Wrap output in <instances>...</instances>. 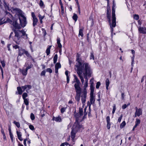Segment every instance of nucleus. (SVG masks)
<instances>
[{"label":"nucleus","instance_id":"f8f14e48","mask_svg":"<svg viewBox=\"0 0 146 146\" xmlns=\"http://www.w3.org/2000/svg\"><path fill=\"white\" fill-rule=\"evenodd\" d=\"M74 87L75 89L76 93H81V88L78 84H75Z\"/></svg>","mask_w":146,"mask_h":146},{"label":"nucleus","instance_id":"79ce46f5","mask_svg":"<svg viewBox=\"0 0 146 146\" xmlns=\"http://www.w3.org/2000/svg\"><path fill=\"white\" fill-rule=\"evenodd\" d=\"M133 18L134 19L136 20H138L139 19V15H138L135 14L133 15Z\"/></svg>","mask_w":146,"mask_h":146},{"label":"nucleus","instance_id":"4be33fe9","mask_svg":"<svg viewBox=\"0 0 146 146\" xmlns=\"http://www.w3.org/2000/svg\"><path fill=\"white\" fill-rule=\"evenodd\" d=\"M57 43L58 45V47L60 48L61 49L62 47V45L60 43V38L58 37L57 39Z\"/></svg>","mask_w":146,"mask_h":146},{"label":"nucleus","instance_id":"f03ea898","mask_svg":"<svg viewBox=\"0 0 146 146\" xmlns=\"http://www.w3.org/2000/svg\"><path fill=\"white\" fill-rule=\"evenodd\" d=\"M80 55L77 54L76 56V61L77 62L75 65V66L77 68V73L80 77L82 84H83L84 82V80L82 74V71L80 70V66L81 65V62L82 59L80 58Z\"/></svg>","mask_w":146,"mask_h":146},{"label":"nucleus","instance_id":"603ef678","mask_svg":"<svg viewBox=\"0 0 146 146\" xmlns=\"http://www.w3.org/2000/svg\"><path fill=\"white\" fill-rule=\"evenodd\" d=\"M16 132L18 137L20 136H21L22 134L19 131H17Z\"/></svg>","mask_w":146,"mask_h":146},{"label":"nucleus","instance_id":"4468645a","mask_svg":"<svg viewBox=\"0 0 146 146\" xmlns=\"http://www.w3.org/2000/svg\"><path fill=\"white\" fill-rule=\"evenodd\" d=\"M53 120H55L56 121L58 122H60L61 121V118L60 116H58L57 117H53L52 119Z\"/></svg>","mask_w":146,"mask_h":146},{"label":"nucleus","instance_id":"5fc2aeb1","mask_svg":"<svg viewBox=\"0 0 146 146\" xmlns=\"http://www.w3.org/2000/svg\"><path fill=\"white\" fill-rule=\"evenodd\" d=\"M46 71L45 70H44L42 71L40 75L41 76H45V75Z\"/></svg>","mask_w":146,"mask_h":146},{"label":"nucleus","instance_id":"bb28decb","mask_svg":"<svg viewBox=\"0 0 146 146\" xmlns=\"http://www.w3.org/2000/svg\"><path fill=\"white\" fill-rule=\"evenodd\" d=\"M110 81L108 78L106 79V89L108 90V88L110 84Z\"/></svg>","mask_w":146,"mask_h":146},{"label":"nucleus","instance_id":"20e7f679","mask_svg":"<svg viewBox=\"0 0 146 146\" xmlns=\"http://www.w3.org/2000/svg\"><path fill=\"white\" fill-rule=\"evenodd\" d=\"M13 31L15 35L14 37L13 40L17 44H19L21 41V38L22 36L20 33V30H16L14 29Z\"/></svg>","mask_w":146,"mask_h":146},{"label":"nucleus","instance_id":"9d476101","mask_svg":"<svg viewBox=\"0 0 146 146\" xmlns=\"http://www.w3.org/2000/svg\"><path fill=\"white\" fill-rule=\"evenodd\" d=\"M138 30L139 32L140 33L143 34H146V28L145 27H138Z\"/></svg>","mask_w":146,"mask_h":146},{"label":"nucleus","instance_id":"7ed1b4c3","mask_svg":"<svg viewBox=\"0 0 146 146\" xmlns=\"http://www.w3.org/2000/svg\"><path fill=\"white\" fill-rule=\"evenodd\" d=\"M83 129V126H78L77 123H74L72 128V131L71 132L72 144L73 145L74 144V138L75 137L76 133L78 131H81Z\"/></svg>","mask_w":146,"mask_h":146},{"label":"nucleus","instance_id":"a878e982","mask_svg":"<svg viewBox=\"0 0 146 146\" xmlns=\"http://www.w3.org/2000/svg\"><path fill=\"white\" fill-rule=\"evenodd\" d=\"M52 46H49L47 48L46 50V53L47 55H48L49 54L50 52V49H51Z\"/></svg>","mask_w":146,"mask_h":146},{"label":"nucleus","instance_id":"4d7b16f0","mask_svg":"<svg viewBox=\"0 0 146 146\" xmlns=\"http://www.w3.org/2000/svg\"><path fill=\"white\" fill-rule=\"evenodd\" d=\"M135 58V55H133V57L132 58V61L131 63V65L132 66H133V63H134V59Z\"/></svg>","mask_w":146,"mask_h":146},{"label":"nucleus","instance_id":"c756f323","mask_svg":"<svg viewBox=\"0 0 146 146\" xmlns=\"http://www.w3.org/2000/svg\"><path fill=\"white\" fill-rule=\"evenodd\" d=\"M39 5L42 8H44L45 7L44 3L41 0H40V1Z\"/></svg>","mask_w":146,"mask_h":146},{"label":"nucleus","instance_id":"69168bd1","mask_svg":"<svg viewBox=\"0 0 146 146\" xmlns=\"http://www.w3.org/2000/svg\"><path fill=\"white\" fill-rule=\"evenodd\" d=\"M110 122L107 123V127L108 129H109L110 128Z\"/></svg>","mask_w":146,"mask_h":146},{"label":"nucleus","instance_id":"c03bdc74","mask_svg":"<svg viewBox=\"0 0 146 146\" xmlns=\"http://www.w3.org/2000/svg\"><path fill=\"white\" fill-rule=\"evenodd\" d=\"M61 67V66L60 64L59 63H57L55 65V68H57V69H58L59 68H60Z\"/></svg>","mask_w":146,"mask_h":146},{"label":"nucleus","instance_id":"423d86ee","mask_svg":"<svg viewBox=\"0 0 146 146\" xmlns=\"http://www.w3.org/2000/svg\"><path fill=\"white\" fill-rule=\"evenodd\" d=\"M135 109L136 110V111L135 113V117L137 116H139L142 114V110L141 109H138L137 107H135Z\"/></svg>","mask_w":146,"mask_h":146},{"label":"nucleus","instance_id":"49530a36","mask_svg":"<svg viewBox=\"0 0 146 146\" xmlns=\"http://www.w3.org/2000/svg\"><path fill=\"white\" fill-rule=\"evenodd\" d=\"M90 59L94 60V56L93 52H91L90 53Z\"/></svg>","mask_w":146,"mask_h":146},{"label":"nucleus","instance_id":"680f3d73","mask_svg":"<svg viewBox=\"0 0 146 146\" xmlns=\"http://www.w3.org/2000/svg\"><path fill=\"white\" fill-rule=\"evenodd\" d=\"M76 84H78V85H79V84L80 83V80H78V78H77V79H76Z\"/></svg>","mask_w":146,"mask_h":146},{"label":"nucleus","instance_id":"ddd939ff","mask_svg":"<svg viewBox=\"0 0 146 146\" xmlns=\"http://www.w3.org/2000/svg\"><path fill=\"white\" fill-rule=\"evenodd\" d=\"M115 9L114 7H112V20H116V17L115 15Z\"/></svg>","mask_w":146,"mask_h":146},{"label":"nucleus","instance_id":"338daca9","mask_svg":"<svg viewBox=\"0 0 146 146\" xmlns=\"http://www.w3.org/2000/svg\"><path fill=\"white\" fill-rule=\"evenodd\" d=\"M106 121L107 123L110 122V117L109 116H107L106 117Z\"/></svg>","mask_w":146,"mask_h":146},{"label":"nucleus","instance_id":"6e6d98bb","mask_svg":"<svg viewBox=\"0 0 146 146\" xmlns=\"http://www.w3.org/2000/svg\"><path fill=\"white\" fill-rule=\"evenodd\" d=\"M1 63L2 64V66L3 67H5V64L4 61H1Z\"/></svg>","mask_w":146,"mask_h":146},{"label":"nucleus","instance_id":"e433bc0d","mask_svg":"<svg viewBox=\"0 0 146 146\" xmlns=\"http://www.w3.org/2000/svg\"><path fill=\"white\" fill-rule=\"evenodd\" d=\"M26 91L28 92V91L32 88V86L30 85H26Z\"/></svg>","mask_w":146,"mask_h":146},{"label":"nucleus","instance_id":"cd10ccee","mask_svg":"<svg viewBox=\"0 0 146 146\" xmlns=\"http://www.w3.org/2000/svg\"><path fill=\"white\" fill-rule=\"evenodd\" d=\"M3 3H4V6L5 8V9L8 10H10V9L7 5V3H6V2L4 0H3Z\"/></svg>","mask_w":146,"mask_h":146},{"label":"nucleus","instance_id":"58836bf2","mask_svg":"<svg viewBox=\"0 0 146 146\" xmlns=\"http://www.w3.org/2000/svg\"><path fill=\"white\" fill-rule=\"evenodd\" d=\"M130 105V103H128L127 105L126 104H125L122 106V108L123 109H125L127 106H129Z\"/></svg>","mask_w":146,"mask_h":146},{"label":"nucleus","instance_id":"09e8293b","mask_svg":"<svg viewBox=\"0 0 146 146\" xmlns=\"http://www.w3.org/2000/svg\"><path fill=\"white\" fill-rule=\"evenodd\" d=\"M101 84L100 82H98L96 83V88L97 89H98L99 88V86H100Z\"/></svg>","mask_w":146,"mask_h":146},{"label":"nucleus","instance_id":"8fccbe9b","mask_svg":"<svg viewBox=\"0 0 146 146\" xmlns=\"http://www.w3.org/2000/svg\"><path fill=\"white\" fill-rule=\"evenodd\" d=\"M29 127L30 129L32 130H34L35 129L34 127L32 125H30L29 126Z\"/></svg>","mask_w":146,"mask_h":146},{"label":"nucleus","instance_id":"393cba45","mask_svg":"<svg viewBox=\"0 0 146 146\" xmlns=\"http://www.w3.org/2000/svg\"><path fill=\"white\" fill-rule=\"evenodd\" d=\"M141 122L140 120L138 118H137L136 119V121L135 122V127H137V126L140 124Z\"/></svg>","mask_w":146,"mask_h":146},{"label":"nucleus","instance_id":"3c124183","mask_svg":"<svg viewBox=\"0 0 146 146\" xmlns=\"http://www.w3.org/2000/svg\"><path fill=\"white\" fill-rule=\"evenodd\" d=\"M90 96H94V90H90Z\"/></svg>","mask_w":146,"mask_h":146},{"label":"nucleus","instance_id":"aec40b11","mask_svg":"<svg viewBox=\"0 0 146 146\" xmlns=\"http://www.w3.org/2000/svg\"><path fill=\"white\" fill-rule=\"evenodd\" d=\"M107 19H108V21L109 23H110V22H111V17L110 16V13L109 12L108 9L107 11Z\"/></svg>","mask_w":146,"mask_h":146},{"label":"nucleus","instance_id":"f704fd0d","mask_svg":"<svg viewBox=\"0 0 146 146\" xmlns=\"http://www.w3.org/2000/svg\"><path fill=\"white\" fill-rule=\"evenodd\" d=\"M83 110L82 108H79V114L80 116H82L83 115Z\"/></svg>","mask_w":146,"mask_h":146},{"label":"nucleus","instance_id":"6e6552de","mask_svg":"<svg viewBox=\"0 0 146 146\" xmlns=\"http://www.w3.org/2000/svg\"><path fill=\"white\" fill-rule=\"evenodd\" d=\"M87 92L85 90L82 92V94L81 96V100L83 104H85L86 101Z\"/></svg>","mask_w":146,"mask_h":146},{"label":"nucleus","instance_id":"ea45409f","mask_svg":"<svg viewBox=\"0 0 146 146\" xmlns=\"http://www.w3.org/2000/svg\"><path fill=\"white\" fill-rule=\"evenodd\" d=\"M21 33L22 34V35H21L22 36H25V35L27 34L23 30L20 31V33L21 34Z\"/></svg>","mask_w":146,"mask_h":146},{"label":"nucleus","instance_id":"c9c22d12","mask_svg":"<svg viewBox=\"0 0 146 146\" xmlns=\"http://www.w3.org/2000/svg\"><path fill=\"white\" fill-rule=\"evenodd\" d=\"M25 104L26 105L28 106L29 104V102L27 99H23Z\"/></svg>","mask_w":146,"mask_h":146},{"label":"nucleus","instance_id":"2f4dec72","mask_svg":"<svg viewBox=\"0 0 146 146\" xmlns=\"http://www.w3.org/2000/svg\"><path fill=\"white\" fill-rule=\"evenodd\" d=\"M126 123L125 121H123L120 125V128L122 129L123 128L125 125Z\"/></svg>","mask_w":146,"mask_h":146},{"label":"nucleus","instance_id":"0eeeda50","mask_svg":"<svg viewBox=\"0 0 146 146\" xmlns=\"http://www.w3.org/2000/svg\"><path fill=\"white\" fill-rule=\"evenodd\" d=\"M12 24L13 27V31L14 29L16 30H19V29L21 28L22 27L15 21L13 22Z\"/></svg>","mask_w":146,"mask_h":146},{"label":"nucleus","instance_id":"de8ad7c7","mask_svg":"<svg viewBox=\"0 0 146 146\" xmlns=\"http://www.w3.org/2000/svg\"><path fill=\"white\" fill-rule=\"evenodd\" d=\"M67 108V107L65 108H62L61 109V112L62 113H63L64 112L66 109Z\"/></svg>","mask_w":146,"mask_h":146},{"label":"nucleus","instance_id":"39448f33","mask_svg":"<svg viewBox=\"0 0 146 146\" xmlns=\"http://www.w3.org/2000/svg\"><path fill=\"white\" fill-rule=\"evenodd\" d=\"M20 24L21 26L23 27H25L27 24L26 18L23 15H21V17L19 18Z\"/></svg>","mask_w":146,"mask_h":146},{"label":"nucleus","instance_id":"7c9ffc66","mask_svg":"<svg viewBox=\"0 0 146 146\" xmlns=\"http://www.w3.org/2000/svg\"><path fill=\"white\" fill-rule=\"evenodd\" d=\"M88 86V82H85L84 84V89L83 91H84L85 90L86 91V92H87V90L86 89V88Z\"/></svg>","mask_w":146,"mask_h":146},{"label":"nucleus","instance_id":"774afa93","mask_svg":"<svg viewBox=\"0 0 146 146\" xmlns=\"http://www.w3.org/2000/svg\"><path fill=\"white\" fill-rule=\"evenodd\" d=\"M86 108H85L84 109V115H86L87 114V112L86 111Z\"/></svg>","mask_w":146,"mask_h":146},{"label":"nucleus","instance_id":"412c9836","mask_svg":"<svg viewBox=\"0 0 146 146\" xmlns=\"http://www.w3.org/2000/svg\"><path fill=\"white\" fill-rule=\"evenodd\" d=\"M25 54L26 55L27 57L32 60H33L32 56L27 51H25Z\"/></svg>","mask_w":146,"mask_h":146},{"label":"nucleus","instance_id":"a18cd8bd","mask_svg":"<svg viewBox=\"0 0 146 146\" xmlns=\"http://www.w3.org/2000/svg\"><path fill=\"white\" fill-rule=\"evenodd\" d=\"M28 96V94L27 93L25 92L23 93L22 95V97L23 99H26V98Z\"/></svg>","mask_w":146,"mask_h":146},{"label":"nucleus","instance_id":"2eb2a0df","mask_svg":"<svg viewBox=\"0 0 146 146\" xmlns=\"http://www.w3.org/2000/svg\"><path fill=\"white\" fill-rule=\"evenodd\" d=\"M95 99L94 96H90V102H88L87 104H92L94 103Z\"/></svg>","mask_w":146,"mask_h":146},{"label":"nucleus","instance_id":"a19ab883","mask_svg":"<svg viewBox=\"0 0 146 146\" xmlns=\"http://www.w3.org/2000/svg\"><path fill=\"white\" fill-rule=\"evenodd\" d=\"M13 123L18 128H19L20 127V124L19 122L15 121L13 122Z\"/></svg>","mask_w":146,"mask_h":146},{"label":"nucleus","instance_id":"72a5a7b5","mask_svg":"<svg viewBox=\"0 0 146 146\" xmlns=\"http://www.w3.org/2000/svg\"><path fill=\"white\" fill-rule=\"evenodd\" d=\"M58 58V56L57 54H55L53 58L54 63H56L57 62V59Z\"/></svg>","mask_w":146,"mask_h":146},{"label":"nucleus","instance_id":"c85d7f7f","mask_svg":"<svg viewBox=\"0 0 146 146\" xmlns=\"http://www.w3.org/2000/svg\"><path fill=\"white\" fill-rule=\"evenodd\" d=\"M83 28L81 29H80L79 30V36H81L82 37L83 36Z\"/></svg>","mask_w":146,"mask_h":146},{"label":"nucleus","instance_id":"bf43d9fd","mask_svg":"<svg viewBox=\"0 0 146 146\" xmlns=\"http://www.w3.org/2000/svg\"><path fill=\"white\" fill-rule=\"evenodd\" d=\"M38 17L40 20H42L44 18V17L41 16L40 14L38 15Z\"/></svg>","mask_w":146,"mask_h":146},{"label":"nucleus","instance_id":"f257e3e1","mask_svg":"<svg viewBox=\"0 0 146 146\" xmlns=\"http://www.w3.org/2000/svg\"><path fill=\"white\" fill-rule=\"evenodd\" d=\"M80 70L82 71V74L83 73L84 78L85 79V82H88V79L87 76L89 77L91 76L92 73V71L91 70L90 66L87 63H84L82 64L81 62V65L80 66Z\"/></svg>","mask_w":146,"mask_h":146},{"label":"nucleus","instance_id":"b1692460","mask_svg":"<svg viewBox=\"0 0 146 146\" xmlns=\"http://www.w3.org/2000/svg\"><path fill=\"white\" fill-rule=\"evenodd\" d=\"M17 89L18 92V94L20 95L23 92L21 88L20 87H17Z\"/></svg>","mask_w":146,"mask_h":146},{"label":"nucleus","instance_id":"f3484780","mask_svg":"<svg viewBox=\"0 0 146 146\" xmlns=\"http://www.w3.org/2000/svg\"><path fill=\"white\" fill-rule=\"evenodd\" d=\"M26 50L25 49H21L19 50V55L20 56H21L22 55L25 54Z\"/></svg>","mask_w":146,"mask_h":146},{"label":"nucleus","instance_id":"5701e85b","mask_svg":"<svg viewBox=\"0 0 146 146\" xmlns=\"http://www.w3.org/2000/svg\"><path fill=\"white\" fill-rule=\"evenodd\" d=\"M93 80V79L92 78L90 80V90H94V83L92 81Z\"/></svg>","mask_w":146,"mask_h":146},{"label":"nucleus","instance_id":"4c0bfd02","mask_svg":"<svg viewBox=\"0 0 146 146\" xmlns=\"http://www.w3.org/2000/svg\"><path fill=\"white\" fill-rule=\"evenodd\" d=\"M27 71L25 70H23L22 71V74L24 76H26L27 74Z\"/></svg>","mask_w":146,"mask_h":146},{"label":"nucleus","instance_id":"9b49d317","mask_svg":"<svg viewBox=\"0 0 146 146\" xmlns=\"http://www.w3.org/2000/svg\"><path fill=\"white\" fill-rule=\"evenodd\" d=\"M74 116L76 118V121L74 123H77L78 126H82L81 125H80L78 123V121L79 120L80 118V116H80V115L79 113H76L74 114Z\"/></svg>","mask_w":146,"mask_h":146},{"label":"nucleus","instance_id":"e2e57ef3","mask_svg":"<svg viewBox=\"0 0 146 146\" xmlns=\"http://www.w3.org/2000/svg\"><path fill=\"white\" fill-rule=\"evenodd\" d=\"M76 84H78V85H79V84L80 83V80H78V78H77V79H76Z\"/></svg>","mask_w":146,"mask_h":146},{"label":"nucleus","instance_id":"37998d69","mask_svg":"<svg viewBox=\"0 0 146 146\" xmlns=\"http://www.w3.org/2000/svg\"><path fill=\"white\" fill-rule=\"evenodd\" d=\"M31 119L32 120H34L35 119V116L34 114L33 113H31L30 115Z\"/></svg>","mask_w":146,"mask_h":146},{"label":"nucleus","instance_id":"a211bd4d","mask_svg":"<svg viewBox=\"0 0 146 146\" xmlns=\"http://www.w3.org/2000/svg\"><path fill=\"white\" fill-rule=\"evenodd\" d=\"M14 10L16 11L17 13L19 14V17H21V15H23L22 14V12L20 9L17 8H16L14 9Z\"/></svg>","mask_w":146,"mask_h":146},{"label":"nucleus","instance_id":"6ab92c4d","mask_svg":"<svg viewBox=\"0 0 146 146\" xmlns=\"http://www.w3.org/2000/svg\"><path fill=\"white\" fill-rule=\"evenodd\" d=\"M38 21V20L37 18L33 19V25L34 27L37 25Z\"/></svg>","mask_w":146,"mask_h":146},{"label":"nucleus","instance_id":"1a4fd4ad","mask_svg":"<svg viewBox=\"0 0 146 146\" xmlns=\"http://www.w3.org/2000/svg\"><path fill=\"white\" fill-rule=\"evenodd\" d=\"M110 27L111 28V33H113V28L115 27L116 25V20H112V23L111 22L109 23Z\"/></svg>","mask_w":146,"mask_h":146},{"label":"nucleus","instance_id":"473e14b6","mask_svg":"<svg viewBox=\"0 0 146 146\" xmlns=\"http://www.w3.org/2000/svg\"><path fill=\"white\" fill-rule=\"evenodd\" d=\"M72 18L75 21H76L78 19V16L77 15L75 14H74V15L72 17Z\"/></svg>","mask_w":146,"mask_h":146},{"label":"nucleus","instance_id":"052dcab7","mask_svg":"<svg viewBox=\"0 0 146 146\" xmlns=\"http://www.w3.org/2000/svg\"><path fill=\"white\" fill-rule=\"evenodd\" d=\"M76 84H78V85H79V84L80 83V80H78V78H77V79H76Z\"/></svg>","mask_w":146,"mask_h":146},{"label":"nucleus","instance_id":"0e129e2a","mask_svg":"<svg viewBox=\"0 0 146 146\" xmlns=\"http://www.w3.org/2000/svg\"><path fill=\"white\" fill-rule=\"evenodd\" d=\"M22 89L23 90V91H24L25 90L27 89H26V85H25V86H22L21 87Z\"/></svg>","mask_w":146,"mask_h":146},{"label":"nucleus","instance_id":"864d4df0","mask_svg":"<svg viewBox=\"0 0 146 146\" xmlns=\"http://www.w3.org/2000/svg\"><path fill=\"white\" fill-rule=\"evenodd\" d=\"M122 117H123V115L121 114L120 115V116L119 117V118H118V120H117L118 122H119V123L120 122Z\"/></svg>","mask_w":146,"mask_h":146},{"label":"nucleus","instance_id":"13d9d810","mask_svg":"<svg viewBox=\"0 0 146 146\" xmlns=\"http://www.w3.org/2000/svg\"><path fill=\"white\" fill-rule=\"evenodd\" d=\"M46 71L49 72L50 73H51L52 72V70L50 68H48L46 69Z\"/></svg>","mask_w":146,"mask_h":146},{"label":"nucleus","instance_id":"dca6fc26","mask_svg":"<svg viewBox=\"0 0 146 146\" xmlns=\"http://www.w3.org/2000/svg\"><path fill=\"white\" fill-rule=\"evenodd\" d=\"M81 93H76L75 97V99L77 101L79 102L80 100L81 97Z\"/></svg>","mask_w":146,"mask_h":146}]
</instances>
